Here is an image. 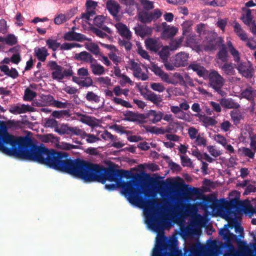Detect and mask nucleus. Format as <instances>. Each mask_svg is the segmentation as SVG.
<instances>
[{
	"instance_id": "obj_1",
	"label": "nucleus",
	"mask_w": 256,
	"mask_h": 256,
	"mask_svg": "<svg viewBox=\"0 0 256 256\" xmlns=\"http://www.w3.org/2000/svg\"><path fill=\"white\" fill-rule=\"evenodd\" d=\"M20 138L12 156L44 164L50 168L79 178L85 182L98 180L104 183L106 176L112 180L116 176H122L120 173L122 170H115L110 167L105 168L80 158L72 160L65 152L48 149L42 144L36 145L28 136Z\"/></svg>"
},
{
	"instance_id": "obj_2",
	"label": "nucleus",
	"mask_w": 256,
	"mask_h": 256,
	"mask_svg": "<svg viewBox=\"0 0 256 256\" xmlns=\"http://www.w3.org/2000/svg\"><path fill=\"white\" fill-rule=\"evenodd\" d=\"M113 168L115 170H122L120 174L122 176H116L114 180H110L108 177H106V181L102 183V182L94 180L100 182L102 184H104L106 180L110 182H116V184H106L104 186L105 188L108 191H112L116 190L117 187H120L122 189V192L124 194L127 198L128 200L130 203L137 206H144L148 205V206L154 205L156 204L154 200H146L142 196L143 192L139 188V184L136 180H130L125 182L124 181H120V179L124 177H128L129 172L128 170L122 169H116L114 166H110L109 168ZM94 182V180L93 181Z\"/></svg>"
},
{
	"instance_id": "obj_3",
	"label": "nucleus",
	"mask_w": 256,
	"mask_h": 256,
	"mask_svg": "<svg viewBox=\"0 0 256 256\" xmlns=\"http://www.w3.org/2000/svg\"><path fill=\"white\" fill-rule=\"evenodd\" d=\"M20 139V136L10 134L6 122L0 120V151L12 156Z\"/></svg>"
},
{
	"instance_id": "obj_4",
	"label": "nucleus",
	"mask_w": 256,
	"mask_h": 256,
	"mask_svg": "<svg viewBox=\"0 0 256 256\" xmlns=\"http://www.w3.org/2000/svg\"><path fill=\"white\" fill-rule=\"evenodd\" d=\"M228 50L233 57L234 62H237L236 68L238 72L244 77L247 78H252L254 74V69L252 64L249 62H240V54L232 45L230 41L227 42Z\"/></svg>"
},
{
	"instance_id": "obj_5",
	"label": "nucleus",
	"mask_w": 256,
	"mask_h": 256,
	"mask_svg": "<svg viewBox=\"0 0 256 256\" xmlns=\"http://www.w3.org/2000/svg\"><path fill=\"white\" fill-rule=\"evenodd\" d=\"M188 185H186L187 188L186 190L188 197L191 198L194 197L196 200L203 199L204 201L199 204H202L206 208H217L219 206V202L216 198L211 196L204 197L203 192L200 188L195 187H188Z\"/></svg>"
},
{
	"instance_id": "obj_6",
	"label": "nucleus",
	"mask_w": 256,
	"mask_h": 256,
	"mask_svg": "<svg viewBox=\"0 0 256 256\" xmlns=\"http://www.w3.org/2000/svg\"><path fill=\"white\" fill-rule=\"evenodd\" d=\"M243 202L236 198L230 200L225 204L224 217L229 223L235 222L237 214L243 210Z\"/></svg>"
},
{
	"instance_id": "obj_7",
	"label": "nucleus",
	"mask_w": 256,
	"mask_h": 256,
	"mask_svg": "<svg viewBox=\"0 0 256 256\" xmlns=\"http://www.w3.org/2000/svg\"><path fill=\"white\" fill-rule=\"evenodd\" d=\"M188 56L185 52H179L172 58L170 64H165V67L167 70H172L175 68L185 66L188 64Z\"/></svg>"
},
{
	"instance_id": "obj_8",
	"label": "nucleus",
	"mask_w": 256,
	"mask_h": 256,
	"mask_svg": "<svg viewBox=\"0 0 256 256\" xmlns=\"http://www.w3.org/2000/svg\"><path fill=\"white\" fill-rule=\"evenodd\" d=\"M204 80H208V84L212 88L219 86H224L225 82L224 78L214 69L208 70Z\"/></svg>"
},
{
	"instance_id": "obj_9",
	"label": "nucleus",
	"mask_w": 256,
	"mask_h": 256,
	"mask_svg": "<svg viewBox=\"0 0 256 256\" xmlns=\"http://www.w3.org/2000/svg\"><path fill=\"white\" fill-rule=\"evenodd\" d=\"M72 30L66 32L64 35V38L66 40L68 41H78V42H83L87 40L90 42L92 39L90 38H87L85 35L75 32L74 31V27H73Z\"/></svg>"
},
{
	"instance_id": "obj_10",
	"label": "nucleus",
	"mask_w": 256,
	"mask_h": 256,
	"mask_svg": "<svg viewBox=\"0 0 256 256\" xmlns=\"http://www.w3.org/2000/svg\"><path fill=\"white\" fill-rule=\"evenodd\" d=\"M48 66L53 72L52 73V76L54 80L60 82L64 78L62 75L63 68L58 64L56 61L50 60L48 62Z\"/></svg>"
},
{
	"instance_id": "obj_11",
	"label": "nucleus",
	"mask_w": 256,
	"mask_h": 256,
	"mask_svg": "<svg viewBox=\"0 0 256 256\" xmlns=\"http://www.w3.org/2000/svg\"><path fill=\"white\" fill-rule=\"evenodd\" d=\"M150 68L154 73L157 76H158L162 80L166 82H170L169 76L168 74L164 72L160 67L156 64L151 63L150 66H148Z\"/></svg>"
},
{
	"instance_id": "obj_12",
	"label": "nucleus",
	"mask_w": 256,
	"mask_h": 256,
	"mask_svg": "<svg viewBox=\"0 0 256 256\" xmlns=\"http://www.w3.org/2000/svg\"><path fill=\"white\" fill-rule=\"evenodd\" d=\"M238 251L232 254V256H245L250 252L248 246L245 241L240 239L236 242Z\"/></svg>"
},
{
	"instance_id": "obj_13",
	"label": "nucleus",
	"mask_w": 256,
	"mask_h": 256,
	"mask_svg": "<svg viewBox=\"0 0 256 256\" xmlns=\"http://www.w3.org/2000/svg\"><path fill=\"white\" fill-rule=\"evenodd\" d=\"M187 69L188 70H192L194 72L196 73L198 76L204 79L208 70H206L204 66L196 62L191 63L190 64H189L187 68Z\"/></svg>"
},
{
	"instance_id": "obj_14",
	"label": "nucleus",
	"mask_w": 256,
	"mask_h": 256,
	"mask_svg": "<svg viewBox=\"0 0 256 256\" xmlns=\"http://www.w3.org/2000/svg\"><path fill=\"white\" fill-rule=\"evenodd\" d=\"M33 110L34 108L24 104L14 105L10 106L9 109L10 112L14 114H24L28 112H33Z\"/></svg>"
},
{
	"instance_id": "obj_15",
	"label": "nucleus",
	"mask_w": 256,
	"mask_h": 256,
	"mask_svg": "<svg viewBox=\"0 0 256 256\" xmlns=\"http://www.w3.org/2000/svg\"><path fill=\"white\" fill-rule=\"evenodd\" d=\"M220 105L224 108L228 109H238L240 105L232 98H222L220 100Z\"/></svg>"
},
{
	"instance_id": "obj_16",
	"label": "nucleus",
	"mask_w": 256,
	"mask_h": 256,
	"mask_svg": "<svg viewBox=\"0 0 256 256\" xmlns=\"http://www.w3.org/2000/svg\"><path fill=\"white\" fill-rule=\"evenodd\" d=\"M144 98L150 101L157 106L160 105L162 102V98L160 94H157L152 91H148L144 94Z\"/></svg>"
},
{
	"instance_id": "obj_17",
	"label": "nucleus",
	"mask_w": 256,
	"mask_h": 256,
	"mask_svg": "<svg viewBox=\"0 0 256 256\" xmlns=\"http://www.w3.org/2000/svg\"><path fill=\"white\" fill-rule=\"evenodd\" d=\"M146 48L156 52L162 46L161 44L156 39L149 38L145 40Z\"/></svg>"
},
{
	"instance_id": "obj_18",
	"label": "nucleus",
	"mask_w": 256,
	"mask_h": 256,
	"mask_svg": "<svg viewBox=\"0 0 256 256\" xmlns=\"http://www.w3.org/2000/svg\"><path fill=\"white\" fill-rule=\"evenodd\" d=\"M106 7L113 16H116L118 14L120 8L118 3L114 0H108L106 2Z\"/></svg>"
},
{
	"instance_id": "obj_19",
	"label": "nucleus",
	"mask_w": 256,
	"mask_h": 256,
	"mask_svg": "<svg viewBox=\"0 0 256 256\" xmlns=\"http://www.w3.org/2000/svg\"><path fill=\"white\" fill-rule=\"evenodd\" d=\"M105 18L102 16H98L94 18V24L109 34H112V30L104 24Z\"/></svg>"
},
{
	"instance_id": "obj_20",
	"label": "nucleus",
	"mask_w": 256,
	"mask_h": 256,
	"mask_svg": "<svg viewBox=\"0 0 256 256\" xmlns=\"http://www.w3.org/2000/svg\"><path fill=\"white\" fill-rule=\"evenodd\" d=\"M116 26L118 30L119 34L122 38L128 40L132 38V33L125 24L122 23H118Z\"/></svg>"
},
{
	"instance_id": "obj_21",
	"label": "nucleus",
	"mask_w": 256,
	"mask_h": 256,
	"mask_svg": "<svg viewBox=\"0 0 256 256\" xmlns=\"http://www.w3.org/2000/svg\"><path fill=\"white\" fill-rule=\"evenodd\" d=\"M35 56L40 62H44L46 57L49 56L46 48L44 46L42 48L36 47L34 50Z\"/></svg>"
},
{
	"instance_id": "obj_22",
	"label": "nucleus",
	"mask_w": 256,
	"mask_h": 256,
	"mask_svg": "<svg viewBox=\"0 0 256 256\" xmlns=\"http://www.w3.org/2000/svg\"><path fill=\"white\" fill-rule=\"evenodd\" d=\"M146 222L150 227L155 230H159L160 228V222L155 216H147Z\"/></svg>"
},
{
	"instance_id": "obj_23",
	"label": "nucleus",
	"mask_w": 256,
	"mask_h": 256,
	"mask_svg": "<svg viewBox=\"0 0 256 256\" xmlns=\"http://www.w3.org/2000/svg\"><path fill=\"white\" fill-rule=\"evenodd\" d=\"M164 116V114L160 112H156L150 110L148 113L149 120L153 124H156L161 120Z\"/></svg>"
},
{
	"instance_id": "obj_24",
	"label": "nucleus",
	"mask_w": 256,
	"mask_h": 256,
	"mask_svg": "<svg viewBox=\"0 0 256 256\" xmlns=\"http://www.w3.org/2000/svg\"><path fill=\"white\" fill-rule=\"evenodd\" d=\"M243 212L246 214L252 217L254 214L256 215V208L254 207L249 200L243 202Z\"/></svg>"
},
{
	"instance_id": "obj_25",
	"label": "nucleus",
	"mask_w": 256,
	"mask_h": 256,
	"mask_svg": "<svg viewBox=\"0 0 256 256\" xmlns=\"http://www.w3.org/2000/svg\"><path fill=\"white\" fill-rule=\"evenodd\" d=\"M0 70L4 74L12 78H16L18 76V73L15 68H11L10 70L8 66L6 65H2L0 67Z\"/></svg>"
},
{
	"instance_id": "obj_26",
	"label": "nucleus",
	"mask_w": 256,
	"mask_h": 256,
	"mask_svg": "<svg viewBox=\"0 0 256 256\" xmlns=\"http://www.w3.org/2000/svg\"><path fill=\"white\" fill-rule=\"evenodd\" d=\"M241 95L242 98L254 102L256 91L252 86H249L242 92Z\"/></svg>"
},
{
	"instance_id": "obj_27",
	"label": "nucleus",
	"mask_w": 256,
	"mask_h": 256,
	"mask_svg": "<svg viewBox=\"0 0 256 256\" xmlns=\"http://www.w3.org/2000/svg\"><path fill=\"white\" fill-rule=\"evenodd\" d=\"M192 116L198 118L200 121L208 126H213L216 124V121L214 118L212 117L206 116L204 114H192Z\"/></svg>"
},
{
	"instance_id": "obj_28",
	"label": "nucleus",
	"mask_w": 256,
	"mask_h": 256,
	"mask_svg": "<svg viewBox=\"0 0 256 256\" xmlns=\"http://www.w3.org/2000/svg\"><path fill=\"white\" fill-rule=\"evenodd\" d=\"M124 116H126L124 120L129 122H136L139 119L144 118V114H136L131 111L126 112Z\"/></svg>"
},
{
	"instance_id": "obj_29",
	"label": "nucleus",
	"mask_w": 256,
	"mask_h": 256,
	"mask_svg": "<svg viewBox=\"0 0 256 256\" xmlns=\"http://www.w3.org/2000/svg\"><path fill=\"white\" fill-rule=\"evenodd\" d=\"M178 28L174 26H168L162 32V36L166 38H172L177 33Z\"/></svg>"
},
{
	"instance_id": "obj_30",
	"label": "nucleus",
	"mask_w": 256,
	"mask_h": 256,
	"mask_svg": "<svg viewBox=\"0 0 256 256\" xmlns=\"http://www.w3.org/2000/svg\"><path fill=\"white\" fill-rule=\"evenodd\" d=\"M138 16L140 22L142 23H150L152 21L150 12L146 10H142L138 14Z\"/></svg>"
},
{
	"instance_id": "obj_31",
	"label": "nucleus",
	"mask_w": 256,
	"mask_h": 256,
	"mask_svg": "<svg viewBox=\"0 0 256 256\" xmlns=\"http://www.w3.org/2000/svg\"><path fill=\"white\" fill-rule=\"evenodd\" d=\"M160 58L162 59V62L165 64H170L168 62V58L170 56V49L168 46L163 47L158 52Z\"/></svg>"
},
{
	"instance_id": "obj_32",
	"label": "nucleus",
	"mask_w": 256,
	"mask_h": 256,
	"mask_svg": "<svg viewBox=\"0 0 256 256\" xmlns=\"http://www.w3.org/2000/svg\"><path fill=\"white\" fill-rule=\"evenodd\" d=\"M135 33L141 37H144L150 32V28L142 26H139L134 28Z\"/></svg>"
},
{
	"instance_id": "obj_33",
	"label": "nucleus",
	"mask_w": 256,
	"mask_h": 256,
	"mask_svg": "<svg viewBox=\"0 0 256 256\" xmlns=\"http://www.w3.org/2000/svg\"><path fill=\"white\" fill-rule=\"evenodd\" d=\"M218 58L222 62H226L228 60V54L226 47L224 44H222L220 51L217 54Z\"/></svg>"
},
{
	"instance_id": "obj_34",
	"label": "nucleus",
	"mask_w": 256,
	"mask_h": 256,
	"mask_svg": "<svg viewBox=\"0 0 256 256\" xmlns=\"http://www.w3.org/2000/svg\"><path fill=\"white\" fill-rule=\"evenodd\" d=\"M90 68L94 75L100 76L104 73V67L98 63L95 64H90Z\"/></svg>"
},
{
	"instance_id": "obj_35",
	"label": "nucleus",
	"mask_w": 256,
	"mask_h": 256,
	"mask_svg": "<svg viewBox=\"0 0 256 256\" xmlns=\"http://www.w3.org/2000/svg\"><path fill=\"white\" fill-rule=\"evenodd\" d=\"M80 120L82 123L92 127H94L97 126V122L95 121L94 119L90 116L82 115L80 118Z\"/></svg>"
},
{
	"instance_id": "obj_36",
	"label": "nucleus",
	"mask_w": 256,
	"mask_h": 256,
	"mask_svg": "<svg viewBox=\"0 0 256 256\" xmlns=\"http://www.w3.org/2000/svg\"><path fill=\"white\" fill-rule=\"evenodd\" d=\"M46 44L48 48L52 50L54 52L56 51L60 46V44L58 42L57 40L51 38L46 40Z\"/></svg>"
},
{
	"instance_id": "obj_37",
	"label": "nucleus",
	"mask_w": 256,
	"mask_h": 256,
	"mask_svg": "<svg viewBox=\"0 0 256 256\" xmlns=\"http://www.w3.org/2000/svg\"><path fill=\"white\" fill-rule=\"evenodd\" d=\"M230 116L235 124H239L240 120L242 118V112L237 110H233L231 111Z\"/></svg>"
},
{
	"instance_id": "obj_38",
	"label": "nucleus",
	"mask_w": 256,
	"mask_h": 256,
	"mask_svg": "<svg viewBox=\"0 0 256 256\" xmlns=\"http://www.w3.org/2000/svg\"><path fill=\"white\" fill-rule=\"evenodd\" d=\"M86 48L94 55L100 54V50L98 44L94 42H90L86 44Z\"/></svg>"
},
{
	"instance_id": "obj_39",
	"label": "nucleus",
	"mask_w": 256,
	"mask_h": 256,
	"mask_svg": "<svg viewBox=\"0 0 256 256\" xmlns=\"http://www.w3.org/2000/svg\"><path fill=\"white\" fill-rule=\"evenodd\" d=\"M90 54L86 52L83 51L80 53L76 54L74 56V58L78 60L84 62H88V60Z\"/></svg>"
},
{
	"instance_id": "obj_40",
	"label": "nucleus",
	"mask_w": 256,
	"mask_h": 256,
	"mask_svg": "<svg viewBox=\"0 0 256 256\" xmlns=\"http://www.w3.org/2000/svg\"><path fill=\"white\" fill-rule=\"evenodd\" d=\"M131 68L130 70L133 71V74L134 77H138L139 74H140L142 69L138 64L135 62L134 60L130 61Z\"/></svg>"
},
{
	"instance_id": "obj_41",
	"label": "nucleus",
	"mask_w": 256,
	"mask_h": 256,
	"mask_svg": "<svg viewBox=\"0 0 256 256\" xmlns=\"http://www.w3.org/2000/svg\"><path fill=\"white\" fill-rule=\"evenodd\" d=\"M36 96V93L30 89L26 88L24 91V100L26 101L32 100Z\"/></svg>"
},
{
	"instance_id": "obj_42",
	"label": "nucleus",
	"mask_w": 256,
	"mask_h": 256,
	"mask_svg": "<svg viewBox=\"0 0 256 256\" xmlns=\"http://www.w3.org/2000/svg\"><path fill=\"white\" fill-rule=\"evenodd\" d=\"M4 42L8 46H14L18 42L16 37L13 34H8L4 38Z\"/></svg>"
},
{
	"instance_id": "obj_43",
	"label": "nucleus",
	"mask_w": 256,
	"mask_h": 256,
	"mask_svg": "<svg viewBox=\"0 0 256 256\" xmlns=\"http://www.w3.org/2000/svg\"><path fill=\"white\" fill-rule=\"evenodd\" d=\"M93 80L91 77L87 76L84 78H82L79 86L81 87L88 88L92 86Z\"/></svg>"
},
{
	"instance_id": "obj_44",
	"label": "nucleus",
	"mask_w": 256,
	"mask_h": 256,
	"mask_svg": "<svg viewBox=\"0 0 256 256\" xmlns=\"http://www.w3.org/2000/svg\"><path fill=\"white\" fill-rule=\"evenodd\" d=\"M91 31L96 36L100 38H110V37L104 32H103L102 29H98L95 27H92L90 28Z\"/></svg>"
},
{
	"instance_id": "obj_45",
	"label": "nucleus",
	"mask_w": 256,
	"mask_h": 256,
	"mask_svg": "<svg viewBox=\"0 0 256 256\" xmlns=\"http://www.w3.org/2000/svg\"><path fill=\"white\" fill-rule=\"evenodd\" d=\"M52 116L56 118H60L64 116H69L68 110H54L52 113Z\"/></svg>"
},
{
	"instance_id": "obj_46",
	"label": "nucleus",
	"mask_w": 256,
	"mask_h": 256,
	"mask_svg": "<svg viewBox=\"0 0 256 256\" xmlns=\"http://www.w3.org/2000/svg\"><path fill=\"white\" fill-rule=\"evenodd\" d=\"M86 98L89 102H98L100 101V96L94 94L93 92H88Z\"/></svg>"
},
{
	"instance_id": "obj_47",
	"label": "nucleus",
	"mask_w": 256,
	"mask_h": 256,
	"mask_svg": "<svg viewBox=\"0 0 256 256\" xmlns=\"http://www.w3.org/2000/svg\"><path fill=\"white\" fill-rule=\"evenodd\" d=\"M81 45L77 43H68L64 42L60 44V49L61 50H69L74 48H80Z\"/></svg>"
},
{
	"instance_id": "obj_48",
	"label": "nucleus",
	"mask_w": 256,
	"mask_h": 256,
	"mask_svg": "<svg viewBox=\"0 0 256 256\" xmlns=\"http://www.w3.org/2000/svg\"><path fill=\"white\" fill-rule=\"evenodd\" d=\"M145 10L148 11L154 8V2L148 0H139Z\"/></svg>"
},
{
	"instance_id": "obj_49",
	"label": "nucleus",
	"mask_w": 256,
	"mask_h": 256,
	"mask_svg": "<svg viewBox=\"0 0 256 256\" xmlns=\"http://www.w3.org/2000/svg\"><path fill=\"white\" fill-rule=\"evenodd\" d=\"M112 100L116 104H120L121 106H124L126 108H128L132 107V106L129 102L124 100L122 98L114 97V98Z\"/></svg>"
},
{
	"instance_id": "obj_50",
	"label": "nucleus",
	"mask_w": 256,
	"mask_h": 256,
	"mask_svg": "<svg viewBox=\"0 0 256 256\" xmlns=\"http://www.w3.org/2000/svg\"><path fill=\"white\" fill-rule=\"evenodd\" d=\"M222 70L227 74H232L234 72V68L232 63H225L222 67Z\"/></svg>"
},
{
	"instance_id": "obj_51",
	"label": "nucleus",
	"mask_w": 256,
	"mask_h": 256,
	"mask_svg": "<svg viewBox=\"0 0 256 256\" xmlns=\"http://www.w3.org/2000/svg\"><path fill=\"white\" fill-rule=\"evenodd\" d=\"M70 105V104L67 102L66 101V102H62L54 100L52 106L60 108H68Z\"/></svg>"
},
{
	"instance_id": "obj_52",
	"label": "nucleus",
	"mask_w": 256,
	"mask_h": 256,
	"mask_svg": "<svg viewBox=\"0 0 256 256\" xmlns=\"http://www.w3.org/2000/svg\"><path fill=\"white\" fill-rule=\"evenodd\" d=\"M130 40H119L118 42L120 46H124L126 50H130L132 46V43L130 42Z\"/></svg>"
},
{
	"instance_id": "obj_53",
	"label": "nucleus",
	"mask_w": 256,
	"mask_h": 256,
	"mask_svg": "<svg viewBox=\"0 0 256 256\" xmlns=\"http://www.w3.org/2000/svg\"><path fill=\"white\" fill-rule=\"evenodd\" d=\"M96 82L100 84H104L107 86L111 84V80L108 76L97 78H96Z\"/></svg>"
},
{
	"instance_id": "obj_54",
	"label": "nucleus",
	"mask_w": 256,
	"mask_h": 256,
	"mask_svg": "<svg viewBox=\"0 0 256 256\" xmlns=\"http://www.w3.org/2000/svg\"><path fill=\"white\" fill-rule=\"evenodd\" d=\"M67 20L65 14H60L56 16L54 18V23L56 24L60 25Z\"/></svg>"
},
{
	"instance_id": "obj_55",
	"label": "nucleus",
	"mask_w": 256,
	"mask_h": 256,
	"mask_svg": "<svg viewBox=\"0 0 256 256\" xmlns=\"http://www.w3.org/2000/svg\"><path fill=\"white\" fill-rule=\"evenodd\" d=\"M68 125L63 124L59 128L58 126L54 129V132L58 133L60 135H63L64 134H68Z\"/></svg>"
},
{
	"instance_id": "obj_56",
	"label": "nucleus",
	"mask_w": 256,
	"mask_h": 256,
	"mask_svg": "<svg viewBox=\"0 0 256 256\" xmlns=\"http://www.w3.org/2000/svg\"><path fill=\"white\" fill-rule=\"evenodd\" d=\"M42 102L50 106H52L54 101V100L53 96L50 94L42 95L41 96Z\"/></svg>"
},
{
	"instance_id": "obj_57",
	"label": "nucleus",
	"mask_w": 256,
	"mask_h": 256,
	"mask_svg": "<svg viewBox=\"0 0 256 256\" xmlns=\"http://www.w3.org/2000/svg\"><path fill=\"white\" fill-rule=\"evenodd\" d=\"M150 14L152 21H155L158 20L162 14V12L158 8L154 10V11L150 12Z\"/></svg>"
},
{
	"instance_id": "obj_58",
	"label": "nucleus",
	"mask_w": 256,
	"mask_h": 256,
	"mask_svg": "<svg viewBox=\"0 0 256 256\" xmlns=\"http://www.w3.org/2000/svg\"><path fill=\"white\" fill-rule=\"evenodd\" d=\"M207 140L204 137L198 134L196 138L195 144L198 146H202L204 147L206 146Z\"/></svg>"
},
{
	"instance_id": "obj_59",
	"label": "nucleus",
	"mask_w": 256,
	"mask_h": 256,
	"mask_svg": "<svg viewBox=\"0 0 256 256\" xmlns=\"http://www.w3.org/2000/svg\"><path fill=\"white\" fill-rule=\"evenodd\" d=\"M150 88L154 91L162 92L165 90L164 85L161 83L154 82L150 84Z\"/></svg>"
},
{
	"instance_id": "obj_60",
	"label": "nucleus",
	"mask_w": 256,
	"mask_h": 256,
	"mask_svg": "<svg viewBox=\"0 0 256 256\" xmlns=\"http://www.w3.org/2000/svg\"><path fill=\"white\" fill-rule=\"evenodd\" d=\"M119 83L122 86H124L126 84L133 85L132 81L131 80L128 76L124 74L120 77V80L119 82Z\"/></svg>"
},
{
	"instance_id": "obj_61",
	"label": "nucleus",
	"mask_w": 256,
	"mask_h": 256,
	"mask_svg": "<svg viewBox=\"0 0 256 256\" xmlns=\"http://www.w3.org/2000/svg\"><path fill=\"white\" fill-rule=\"evenodd\" d=\"M224 240H225L226 242H235L236 243L240 238H238V236L234 234L233 233L230 232V231L227 234V236H225Z\"/></svg>"
},
{
	"instance_id": "obj_62",
	"label": "nucleus",
	"mask_w": 256,
	"mask_h": 256,
	"mask_svg": "<svg viewBox=\"0 0 256 256\" xmlns=\"http://www.w3.org/2000/svg\"><path fill=\"white\" fill-rule=\"evenodd\" d=\"M46 127L54 128L57 127L58 126V122L54 118H48L46 120L45 124Z\"/></svg>"
},
{
	"instance_id": "obj_63",
	"label": "nucleus",
	"mask_w": 256,
	"mask_h": 256,
	"mask_svg": "<svg viewBox=\"0 0 256 256\" xmlns=\"http://www.w3.org/2000/svg\"><path fill=\"white\" fill-rule=\"evenodd\" d=\"M209 6L213 7L223 6L226 4L225 0H212L209 4Z\"/></svg>"
},
{
	"instance_id": "obj_64",
	"label": "nucleus",
	"mask_w": 256,
	"mask_h": 256,
	"mask_svg": "<svg viewBox=\"0 0 256 256\" xmlns=\"http://www.w3.org/2000/svg\"><path fill=\"white\" fill-rule=\"evenodd\" d=\"M108 57L116 65H118L121 62V58L116 55L115 52L108 54Z\"/></svg>"
}]
</instances>
